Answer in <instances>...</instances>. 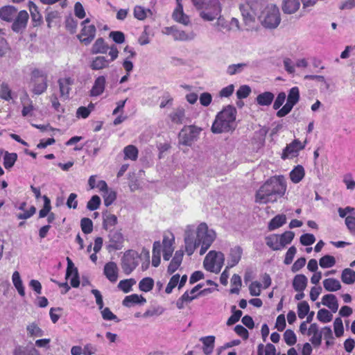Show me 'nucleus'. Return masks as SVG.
<instances>
[{
	"label": "nucleus",
	"instance_id": "nucleus-1",
	"mask_svg": "<svg viewBox=\"0 0 355 355\" xmlns=\"http://www.w3.org/2000/svg\"><path fill=\"white\" fill-rule=\"evenodd\" d=\"M216 237V232L209 229L205 223H200L196 231L192 226H187L184 238L186 253L191 256L196 249L200 246V254H204L215 241Z\"/></svg>",
	"mask_w": 355,
	"mask_h": 355
},
{
	"label": "nucleus",
	"instance_id": "nucleus-2",
	"mask_svg": "<svg viewBox=\"0 0 355 355\" xmlns=\"http://www.w3.org/2000/svg\"><path fill=\"white\" fill-rule=\"evenodd\" d=\"M286 191V183L284 176L275 175L270 177L261 186L255 194V202L259 204H267L277 201L278 196L282 197Z\"/></svg>",
	"mask_w": 355,
	"mask_h": 355
},
{
	"label": "nucleus",
	"instance_id": "nucleus-3",
	"mask_svg": "<svg viewBox=\"0 0 355 355\" xmlns=\"http://www.w3.org/2000/svg\"><path fill=\"white\" fill-rule=\"evenodd\" d=\"M236 114V109L234 106H225L216 114L211 128L212 132L219 134L234 130Z\"/></svg>",
	"mask_w": 355,
	"mask_h": 355
},
{
	"label": "nucleus",
	"instance_id": "nucleus-4",
	"mask_svg": "<svg viewBox=\"0 0 355 355\" xmlns=\"http://www.w3.org/2000/svg\"><path fill=\"white\" fill-rule=\"evenodd\" d=\"M258 19L261 25L266 28H277L281 21L279 8L272 3L267 5Z\"/></svg>",
	"mask_w": 355,
	"mask_h": 355
},
{
	"label": "nucleus",
	"instance_id": "nucleus-5",
	"mask_svg": "<svg viewBox=\"0 0 355 355\" xmlns=\"http://www.w3.org/2000/svg\"><path fill=\"white\" fill-rule=\"evenodd\" d=\"M261 7V0H245V3L241 4L240 10L245 25L250 26L255 22L257 11Z\"/></svg>",
	"mask_w": 355,
	"mask_h": 355
},
{
	"label": "nucleus",
	"instance_id": "nucleus-6",
	"mask_svg": "<svg viewBox=\"0 0 355 355\" xmlns=\"http://www.w3.org/2000/svg\"><path fill=\"white\" fill-rule=\"evenodd\" d=\"M224 261L225 256L223 252L211 250L206 255L203 266L206 270L218 273L224 265Z\"/></svg>",
	"mask_w": 355,
	"mask_h": 355
},
{
	"label": "nucleus",
	"instance_id": "nucleus-7",
	"mask_svg": "<svg viewBox=\"0 0 355 355\" xmlns=\"http://www.w3.org/2000/svg\"><path fill=\"white\" fill-rule=\"evenodd\" d=\"M31 84L32 85V92L40 95L44 93L47 89V74L43 70L34 69L31 73Z\"/></svg>",
	"mask_w": 355,
	"mask_h": 355
},
{
	"label": "nucleus",
	"instance_id": "nucleus-8",
	"mask_svg": "<svg viewBox=\"0 0 355 355\" xmlns=\"http://www.w3.org/2000/svg\"><path fill=\"white\" fill-rule=\"evenodd\" d=\"M221 5L218 0H209L201 10L200 16L205 21H213L218 18L221 13Z\"/></svg>",
	"mask_w": 355,
	"mask_h": 355
},
{
	"label": "nucleus",
	"instance_id": "nucleus-9",
	"mask_svg": "<svg viewBox=\"0 0 355 355\" xmlns=\"http://www.w3.org/2000/svg\"><path fill=\"white\" fill-rule=\"evenodd\" d=\"M299 100V88L297 87H293L288 92L286 103L277 111V116L281 118L287 115L291 112L294 105L298 103Z\"/></svg>",
	"mask_w": 355,
	"mask_h": 355
},
{
	"label": "nucleus",
	"instance_id": "nucleus-10",
	"mask_svg": "<svg viewBox=\"0 0 355 355\" xmlns=\"http://www.w3.org/2000/svg\"><path fill=\"white\" fill-rule=\"evenodd\" d=\"M201 129L195 125H185L179 133L180 144L184 146H191L192 142L198 137Z\"/></svg>",
	"mask_w": 355,
	"mask_h": 355
},
{
	"label": "nucleus",
	"instance_id": "nucleus-11",
	"mask_svg": "<svg viewBox=\"0 0 355 355\" xmlns=\"http://www.w3.org/2000/svg\"><path fill=\"white\" fill-rule=\"evenodd\" d=\"M306 141L302 143L299 139H295L291 143L286 145L283 149L281 158L284 160L286 159H293L299 155L300 150H303L306 146Z\"/></svg>",
	"mask_w": 355,
	"mask_h": 355
},
{
	"label": "nucleus",
	"instance_id": "nucleus-12",
	"mask_svg": "<svg viewBox=\"0 0 355 355\" xmlns=\"http://www.w3.org/2000/svg\"><path fill=\"white\" fill-rule=\"evenodd\" d=\"M139 256L137 252L128 251L124 254L121 267L125 275H130L138 266Z\"/></svg>",
	"mask_w": 355,
	"mask_h": 355
},
{
	"label": "nucleus",
	"instance_id": "nucleus-13",
	"mask_svg": "<svg viewBox=\"0 0 355 355\" xmlns=\"http://www.w3.org/2000/svg\"><path fill=\"white\" fill-rule=\"evenodd\" d=\"M124 238L119 230L111 231L109 234V242L107 249L109 252L121 250L123 248Z\"/></svg>",
	"mask_w": 355,
	"mask_h": 355
},
{
	"label": "nucleus",
	"instance_id": "nucleus-14",
	"mask_svg": "<svg viewBox=\"0 0 355 355\" xmlns=\"http://www.w3.org/2000/svg\"><path fill=\"white\" fill-rule=\"evenodd\" d=\"M96 33V26L94 24L82 26L80 33L77 35L80 42L85 45H89L94 39Z\"/></svg>",
	"mask_w": 355,
	"mask_h": 355
},
{
	"label": "nucleus",
	"instance_id": "nucleus-15",
	"mask_svg": "<svg viewBox=\"0 0 355 355\" xmlns=\"http://www.w3.org/2000/svg\"><path fill=\"white\" fill-rule=\"evenodd\" d=\"M28 19L29 15L26 10L17 12L12 21V30L16 33L24 31L27 26Z\"/></svg>",
	"mask_w": 355,
	"mask_h": 355
},
{
	"label": "nucleus",
	"instance_id": "nucleus-16",
	"mask_svg": "<svg viewBox=\"0 0 355 355\" xmlns=\"http://www.w3.org/2000/svg\"><path fill=\"white\" fill-rule=\"evenodd\" d=\"M67 267L66 271V279H69L71 277V285L74 288H77L80 285L79 276L78 269L74 266V264L69 257L67 258Z\"/></svg>",
	"mask_w": 355,
	"mask_h": 355
},
{
	"label": "nucleus",
	"instance_id": "nucleus-17",
	"mask_svg": "<svg viewBox=\"0 0 355 355\" xmlns=\"http://www.w3.org/2000/svg\"><path fill=\"white\" fill-rule=\"evenodd\" d=\"M103 274L112 283H115L119 277V268L114 261L106 263L103 268Z\"/></svg>",
	"mask_w": 355,
	"mask_h": 355
},
{
	"label": "nucleus",
	"instance_id": "nucleus-18",
	"mask_svg": "<svg viewBox=\"0 0 355 355\" xmlns=\"http://www.w3.org/2000/svg\"><path fill=\"white\" fill-rule=\"evenodd\" d=\"M177 7L173 11V18L175 21L181 23L184 25H188L190 22V19L188 15L184 14L183 11V6L182 4V0H176Z\"/></svg>",
	"mask_w": 355,
	"mask_h": 355
},
{
	"label": "nucleus",
	"instance_id": "nucleus-19",
	"mask_svg": "<svg viewBox=\"0 0 355 355\" xmlns=\"http://www.w3.org/2000/svg\"><path fill=\"white\" fill-rule=\"evenodd\" d=\"M106 78L104 76H100L96 78L90 90L91 96H98L102 94L105 88Z\"/></svg>",
	"mask_w": 355,
	"mask_h": 355
},
{
	"label": "nucleus",
	"instance_id": "nucleus-20",
	"mask_svg": "<svg viewBox=\"0 0 355 355\" xmlns=\"http://www.w3.org/2000/svg\"><path fill=\"white\" fill-rule=\"evenodd\" d=\"M17 13V10L12 6H5L0 8V19L7 22H11Z\"/></svg>",
	"mask_w": 355,
	"mask_h": 355
},
{
	"label": "nucleus",
	"instance_id": "nucleus-21",
	"mask_svg": "<svg viewBox=\"0 0 355 355\" xmlns=\"http://www.w3.org/2000/svg\"><path fill=\"white\" fill-rule=\"evenodd\" d=\"M146 302V300L141 295L132 294L125 296L123 299L122 304L124 306L130 307L138 304H144Z\"/></svg>",
	"mask_w": 355,
	"mask_h": 355
},
{
	"label": "nucleus",
	"instance_id": "nucleus-22",
	"mask_svg": "<svg viewBox=\"0 0 355 355\" xmlns=\"http://www.w3.org/2000/svg\"><path fill=\"white\" fill-rule=\"evenodd\" d=\"M184 252L182 250L175 252L173 258L168 266V272L171 275L175 272L182 263Z\"/></svg>",
	"mask_w": 355,
	"mask_h": 355
},
{
	"label": "nucleus",
	"instance_id": "nucleus-23",
	"mask_svg": "<svg viewBox=\"0 0 355 355\" xmlns=\"http://www.w3.org/2000/svg\"><path fill=\"white\" fill-rule=\"evenodd\" d=\"M73 80L71 78H60L58 80L60 92L61 96L67 98L71 90L70 86L73 84Z\"/></svg>",
	"mask_w": 355,
	"mask_h": 355
},
{
	"label": "nucleus",
	"instance_id": "nucleus-24",
	"mask_svg": "<svg viewBox=\"0 0 355 355\" xmlns=\"http://www.w3.org/2000/svg\"><path fill=\"white\" fill-rule=\"evenodd\" d=\"M200 340L202 343V351L205 355H210L214 348L215 336H208L202 337Z\"/></svg>",
	"mask_w": 355,
	"mask_h": 355
},
{
	"label": "nucleus",
	"instance_id": "nucleus-25",
	"mask_svg": "<svg viewBox=\"0 0 355 355\" xmlns=\"http://www.w3.org/2000/svg\"><path fill=\"white\" fill-rule=\"evenodd\" d=\"M322 303L327 306L333 312L337 311L338 309V303L336 297L333 294H327L322 297Z\"/></svg>",
	"mask_w": 355,
	"mask_h": 355
},
{
	"label": "nucleus",
	"instance_id": "nucleus-26",
	"mask_svg": "<svg viewBox=\"0 0 355 355\" xmlns=\"http://www.w3.org/2000/svg\"><path fill=\"white\" fill-rule=\"evenodd\" d=\"M109 46L102 37L98 38L92 45L91 53L92 54L106 53Z\"/></svg>",
	"mask_w": 355,
	"mask_h": 355
},
{
	"label": "nucleus",
	"instance_id": "nucleus-27",
	"mask_svg": "<svg viewBox=\"0 0 355 355\" xmlns=\"http://www.w3.org/2000/svg\"><path fill=\"white\" fill-rule=\"evenodd\" d=\"M169 118L173 123L180 125L184 123L185 112L182 107L175 109L170 114Z\"/></svg>",
	"mask_w": 355,
	"mask_h": 355
},
{
	"label": "nucleus",
	"instance_id": "nucleus-28",
	"mask_svg": "<svg viewBox=\"0 0 355 355\" xmlns=\"http://www.w3.org/2000/svg\"><path fill=\"white\" fill-rule=\"evenodd\" d=\"M274 94L270 92H265L259 94L256 98V102L261 106H268L273 101Z\"/></svg>",
	"mask_w": 355,
	"mask_h": 355
},
{
	"label": "nucleus",
	"instance_id": "nucleus-29",
	"mask_svg": "<svg viewBox=\"0 0 355 355\" xmlns=\"http://www.w3.org/2000/svg\"><path fill=\"white\" fill-rule=\"evenodd\" d=\"M300 6L299 0H284L282 10L285 13L292 14L299 9Z\"/></svg>",
	"mask_w": 355,
	"mask_h": 355
},
{
	"label": "nucleus",
	"instance_id": "nucleus-30",
	"mask_svg": "<svg viewBox=\"0 0 355 355\" xmlns=\"http://www.w3.org/2000/svg\"><path fill=\"white\" fill-rule=\"evenodd\" d=\"M290 179L295 183H299L304 177L305 172L304 167L301 165H297L290 172Z\"/></svg>",
	"mask_w": 355,
	"mask_h": 355
},
{
	"label": "nucleus",
	"instance_id": "nucleus-31",
	"mask_svg": "<svg viewBox=\"0 0 355 355\" xmlns=\"http://www.w3.org/2000/svg\"><path fill=\"white\" fill-rule=\"evenodd\" d=\"M307 285V278L304 275H297L293 281V286L295 291H304Z\"/></svg>",
	"mask_w": 355,
	"mask_h": 355
},
{
	"label": "nucleus",
	"instance_id": "nucleus-32",
	"mask_svg": "<svg viewBox=\"0 0 355 355\" xmlns=\"http://www.w3.org/2000/svg\"><path fill=\"white\" fill-rule=\"evenodd\" d=\"M109 67V60L104 56H96L91 62L90 67L92 70H101Z\"/></svg>",
	"mask_w": 355,
	"mask_h": 355
},
{
	"label": "nucleus",
	"instance_id": "nucleus-33",
	"mask_svg": "<svg viewBox=\"0 0 355 355\" xmlns=\"http://www.w3.org/2000/svg\"><path fill=\"white\" fill-rule=\"evenodd\" d=\"M29 9L31 12L33 26L35 27L40 26L42 23V17L38 10L37 6L31 2L29 6Z\"/></svg>",
	"mask_w": 355,
	"mask_h": 355
},
{
	"label": "nucleus",
	"instance_id": "nucleus-34",
	"mask_svg": "<svg viewBox=\"0 0 355 355\" xmlns=\"http://www.w3.org/2000/svg\"><path fill=\"white\" fill-rule=\"evenodd\" d=\"M14 93L7 83L3 82L0 85V98L6 101H10L14 98Z\"/></svg>",
	"mask_w": 355,
	"mask_h": 355
},
{
	"label": "nucleus",
	"instance_id": "nucleus-35",
	"mask_svg": "<svg viewBox=\"0 0 355 355\" xmlns=\"http://www.w3.org/2000/svg\"><path fill=\"white\" fill-rule=\"evenodd\" d=\"M243 250L240 246H236L231 249L230 253L229 264L231 267L236 266L241 259Z\"/></svg>",
	"mask_w": 355,
	"mask_h": 355
},
{
	"label": "nucleus",
	"instance_id": "nucleus-36",
	"mask_svg": "<svg viewBox=\"0 0 355 355\" xmlns=\"http://www.w3.org/2000/svg\"><path fill=\"white\" fill-rule=\"evenodd\" d=\"M266 245L272 250L277 251L282 249V245H280L278 234H272L266 237Z\"/></svg>",
	"mask_w": 355,
	"mask_h": 355
},
{
	"label": "nucleus",
	"instance_id": "nucleus-37",
	"mask_svg": "<svg viewBox=\"0 0 355 355\" xmlns=\"http://www.w3.org/2000/svg\"><path fill=\"white\" fill-rule=\"evenodd\" d=\"M286 222V217L284 214H278L270 220L268 224V230L272 231L276 230Z\"/></svg>",
	"mask_w": 355,
	"mask_h": 355
},
{
	"label": "nucleus",
	"instance_id": "nucleus-38",
	"mask_svg": "<svg viewBox=\"0 0 355 355\" xmlns=\"http://www.w3.org/2000/svg\"><path fill=\"white\" fill-rule=\"evenodd\" d=\"M323 286L327 291H337L341 288V284L340 282L334 278L325 279L323 281Z\"/></svg>",
	"mask_w": 355,
	"mask_h": 355
},
{
	"label": "nucleus",
	"instance_id": "nucleus-39",
	"mask_svg": "<svg viewBox=\"0 0 355 355\" xmlns=\"http://www.w3.org/2000/svg\"><path fill=\"white\" fill-rule=\"evenodd\" d=\"M117 222V217L114 214L110 213L103 214V227L105 230L114 227Z\"/></svg>",
	"mask_w": 355,
	"mask_h": 355
},
{
	"label": "nucleus",
	"instance_id": "nucleus-40",
	"mask_svg": "<svg viewBox=\"0 0 355 355\" xmlns=\"http://www.w3.org/2000/svg\"><path fill=\"white\" fill-rule=\"evenodd\" d=\"M12 283L17 290L19 294L24 297L25 295V290L23 286L22 281L21 279V277L19 272L18 271H15L12 276Z\"/></svg>",
	"mask_w": 355,
	"mask_h": 355
},
{
	"label": "nucleus",
	"instance_id": "nucleus-41",
	"mask_svg": "<svg viewBox=\"0 0 355 355\" xmlns=\"http://www.w3.org/2000/svg\"><path fill=\"white\" fill-rule=\"evenodd\" d=\"M124 159L135 161L138 157V149L133 145H128L123 149Z\"/></svg>",
	"mask_w": 355,
	"mask_h": 355
},
{
	"label": "nucleus",
	"instance_id": "nucleus-42",
	"mask_svg": "<svg viewBox=\"0 0 355 355\" xmlns=\"http://www.w3.org/2000/svg\"><path fill=\"white\" fill-rule=\"evenodd\" d=\"M341 280L344 284H352L355 282V271L350 268H345L341 274Z\"/></svg>",
	"mask_w": 355,
	"mask_h": 355
},
{
	"label": "nucleus",
	"instance_id": "nucleus-43",
	"mask_svg": "<svg viewBox=\"0 0 355 355\" xmlns=\"http://www.w3.org/2000/svg\"><path fill=\"white\" fill-rule=\"evenodd\" d=\"M136 284V280L133 278L123 279L118 284V288L124 293H128L132 291V287Z\"/></svg>",
	"mask_w": 355,
	"mask_h": 355
},
{
	"label": "nucleus",
	"instance_id": "nucleus-44",
	"mask_svg": "<svg viewBox=\"0 0 355 355\" xmlns=\"http://www.w3.org/2000/svg\"><path fill=\"white\" fill-rule=\"evenodd\" d=\"M154 287V280L151 277H144L139 283V288L141 291L147 293Z\"/></svg>",
	"mask_w": 355,
	"mask_h": 355
},
{
	"label": "nucleus",
	"instance_id": "nucleus-45",
	"mask_svg": "<svg viewBox=\"0 0 355 355\" xmlns=\"http://www.w3.org/2000/svg\"><path fill=\"white\" fill-rule=\"evenodd\" d=\"M26 330L30 337H41L44 335V331L35 322L29 324L26 327Z\"/></svg>",
	"mask_w": 355,
	"mask_h": 355
},
{
	"label": "nucleus",
	"instance_id": "nucleus-46",
	"mask_svg": "<svg viewBox=\"0 0 355 355\" xmlns=\"http://www.w3.org/2000/svg\"><path fill=\"white\" fill-rule=\"evenodd\" d=\"M17 159V155L15 153L6 152L3 157V166L6 169L12 168Z\"/></svg>",
	"mask_w": 355,
	"mask_h": 355
},
{
	"label": "nucleus",
	"instance_id": "nucleus-47",
	"mask_svg": "<svg viewBox=\"0 0 355 355\" xmlns=\"http://www.w3.org/2000/svg\"><path fill=\"white\" fill-rule=\"evenodd\" d=\"M336 264V259L331 255H324L319 260V265L322 268L333 267Z\"/></svg>",
	"mask_w": 355,
	"mask_h": 355
},
{
	"label": "nucleus",
	"instance_id": "nucleus-48",
	"mask_svg": "<svg viewBox=\"0 0 355 355\" xmlns=\"http://www.w3.org/2000/svg\"><path fill=\"white\" fill-rule=\"evenodd\" d=\"M295 236V234L291 231H286L279 235L280 245H282V249L287 245L291 243L293 238Z\"/></svg>",
	"mask_w": 355,
	"mask_h": 355
},
{
	"label": "nucleus",
	"instance_id": "nucleus-49",
	"mask_svg": "<svg viewBox=\"0 0 355 355\" xmlns=\"http://www.w3.org/2000/svg\"><path fill=\"white\" fill-rule=\"evenodd\" d=\"M80 227L85 234H90L93 231V223L89 218H83L80 220Z\"/></svg>",
	"mask_w": 355,
	"mask_h": 355
},
{
	"label": "nucleus",
	"instance_id": "nucleus-50",
	"mask_svg": "<svg viewBox=\"0 0 355 355\" xmlns=\"http://www.w3.org/2000/svg\"><path fill=\"white\" fill-rule=\"evenodd\" d=\"M309 305L306 301H302L297 304V314L300 319H303L309 313Z\"/></svg>",
	"mask_w": 355,
	"mask_h": 355
},
{
	"label": "nucleus",
	"instance_id": "nucleus-51",
	"mask_svg": "<svg viewBox=\"0 0 355 355\" xmlns=\"http://www.w3.org/2000/svg\"><path fill=\"white\" fill-rule=\"evenodd\" d=\"M317 318L319 321L327 323L332 320V314L328 310L322 309L318 311Z\"/></svg>",
	"mask_w": 355,
	"mask_h": 355
},
{
	"label": "nucleus",
	"instance_id": "nucleus-52",
	"mask_svg": "<svg viewBox=\"0 0 355 355\" xmlns=\"http://www.w3.org/2000/svg\"><path fill=\"white\" fill-rule=\"evenodd\" d=\"M102 195L104 200V204L106 207L111 205L116 198V192L109 189L102 193Z\"/></svg>",
	"mask_w": 355,
	"mask_h": 355
},
{
	"label": "nucleus",
	"instance_id": "nucleus-53",
	"mask_svg": "<svg viewBox=\"0 0 355 355\" xmlns=\"http://www.w3.org/2000/svg\"><path fill=\"white\" fill-rule=\"evenodd\" d=\"M232 315L228 318L227 325L231 326L237 322L242 315V311L236 309V306H232Z\"/></svg>",
	"mask_w": 355,
	"mask_h": 355
},
{
	"label": "nucleus",
	"instance_id": "nucleus-54",
	"mask_svg": "<svg viewBox=\"0 0 355 355\" xmlns=\"http://www.w3.org/2000/svg\"><path fill=\"white\" fill-rule=\"evenodd\" d=\"M78 26V21L73 17L68 16L65 19V28L71 33H74L76 31Z\"/></svg>",
	"mask_w": 355,
	"mask_h": 355
},
{
	"label": "nucleus",
	"instance_id": "nucleus-55",
	"mask_svg": "<svg viewBox=\"0 0 355 355\" xmlns=\"http://www.w3.org/2000/svg\"><path fill=\"white\" fill-rule=\"evenodd\" d=\"M284 339L285 343L289 345H293L296 343L297 338L294 331L291 329H286L284 333Z\"/></svg>",
	"mask_w": 355,
	"mask_h": 355
},
{
	"label": "nucleus",
	"instance_id": "nucleus-56",
	"mask_svg": "<svg viewBox=\"0 0 355 355\" xmlns=\"http://www.w3.org/2000/svg\"><path fill=\"white\" fill-rule=\"evenodd\" d=\"M147 12H150V10H146L140 6H137L134 8V16L139 20H144L147 17Z\"/></svg>",
	"mask_w": 355,
	"mask_h": 355
},
{
	"label": "nucleus",
	"instance_id": "nucleus-57",
	"mask_svg": "<svg viewBox=\"0 0 355 355\" xmlns=\"http://www.w3.org/2000/svg\"><path fill=\"white\" fill-rule=\"evenodd\" d=\"M232 288L230 290L231 293H239L240 287L241 286V279L238 275L234 274L231 279Z\"/></svg>",
	"mask_w": 355,
	"mask_h": 355
},
{
	"label": "nucleus",
	"instance_id": "nucleus-58",
	"mask_svg": "<svg viewBox=\"0 0 355 355\" xmlns=\"http://www.w3.org/2000/svg\"><path fill=\"white\" fill-rule=\"evenodd\" d=\"M101 198L98 196L94 195L87 202V208L90 211L96 210L101 205Z\"/></svg>",
	"mask_w": 355,
	"mask_h": 355
},
{
	"label": "nucleus",
	"instance_id": "nucleus-59",
	"mask_svg": "<svg viewBox=\"0 0 355 355\" xmlns=\"http://www.w3.org/2000/svg\"><path fill=\"white\" fill-rule=\"evenodd\" d=\"M44 202L43 208L39 212L40 218L46 217L49 214H50L49 212L51 209V201L47 196H44Z\"/></svg>",
	"mask_w": 355,
	"mask_h": 355
},
{
	"label": "nucleus",
	"instance_id": "nucleus-60",
	"mask_svg": "<svg viewBox=\"0 0 355 355\" xmlns=\"http://www.w3.org/2000/svg\"><path fill=\"white\" fill-rule=\"evenodd\" d=\"M60 17V12L57 10L47 11L46 15V21L47 22L48 27L51 26V24L55 22V20Z\"/></svg>",
	"mask_w": 355,
	"mask_h": 355
},
{
	"label": "nucleus",
	"instance_id": "nucleus-61",
	"mask_svg": "<svg viewBox=\"0 0 355 355\" xmlns=\"http://www.w3.org/2000/svg\"><path fill=\"white\" fill-rule=\"evenodd\" d=\"M334 332L336 337H340L343 335L344 328L343 321L340 318H336L334 322Z\"/></svg>",
	"mask_w": 355,
	"mask_h": 355
},
{
	"label": "nucleus",
	"instance_id": "nucleus-62",
	"mask_svg": "<svg viewBox=\"0 0 355 355\" xmlns=\"http://www.w3.org/2000/svg\"><path fill=\"white\" fill-rule=\"evenodd\" d=\"M251 93V88L246 85L241 86L236 91V96L239 99L247 98Z\"/></svg>",
	"mask_w": 355,
	"mask_h": 355
},
{
	"label": "nucleus",
	"instance_id": "nucleus-63",
	"mask_svg": "<svg viewBox=\"0 0 355 355\" xmlns=\"http://www.w3.org/2000/svg\"><path fill=\"white\" fill-rule=\"evenodd\" d=\"M109 36L116 44H122L125 42V35L121 31H111Z\"/></svg>",
	"mask_w": 355,
	"mask_h": 355
},
{
	"label": "nucleus",
	"instance_id": "nucleus-64",
	"mask_svg": "<svg viewBox=\"0 0 355 355\" xmlns=\"http://www.w3.org/2000/svg\"><path fill=\"white\" fill-rule=\"evenodd\" d=\"M345 223L349 232L352 234H355V214L354 215L347 216L345 218Z\"/></svg>",
	"mask_w": 355,
	"mask_h": 355
}]
</instances>
